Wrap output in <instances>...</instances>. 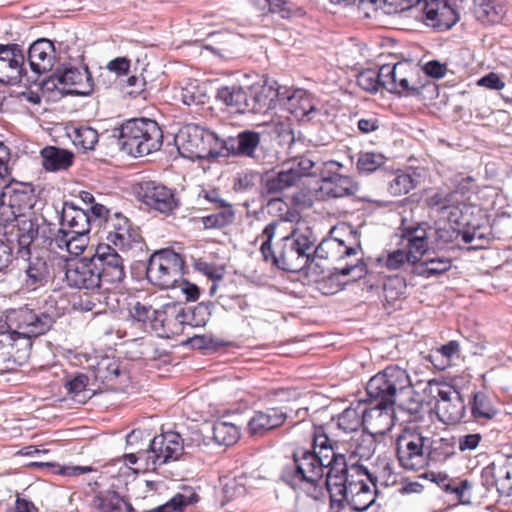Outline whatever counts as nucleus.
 Listing matches in <instances>:
<instances>
[{"instance_id": "de8ad7c7", "label": "nucleus", "mask_w": 512, "mask_h": 512, "mask_svg": "<svg viewBox=\"0 0 512 512\" xmlns=\"http://www.w3.org/2000/svg\"><path fill=\"white\" fill-rule=\"evenodd\" d=\"M470 405L472 417L477 422L490 420L498 413L490 398L482 391L474 393Z\"/></svg>"}, {"instance_id": "69168bd1", "label": "nucleus", "mask_w": 512, "mask_h": 512, "mask_svg": "<svg viewBox=\"0 0 512 512\" xmlns=\"http://www.w3.org/2000/svg\"><path fill=\"white\" fill-rule=\"evenodd\" d=\"M193 268L197 272L207 276L213 282L222 280L225 274L224 268L219 267L214 263L207 262L202 258L193 260Z\"/></svg>"}, {"instance_id": "20e7f679", "label": "nucleus", "mask_w": 512, "mask_h": 512, "mask_svg": "<svg viewBox=\"0 0 512 512\" xmlns=\"http://www.w3.org/2000/svg\"><path fill=\"white\" fill-rule=\"evenodd\" d=\"M337 443L331 440L323 426L314 429V449H318V456L324 464V475H326V488L330 496V508L334 512H341L342 502L337 500L340 496L342 484L347 480L346 473L349 465L343 454L337 453Z\"/></svg>"}, {"instance_id": "4d7b16f0", "label": "nucleus", "mask_w": 512, "mask_h": 512, "mask_svg": "<svg viewBox=\"0 0 512 512\" xmlns=\"http://www.w3.org/2000/svg\"><path fill=\"white\" fill-rule=\"evenodd\" d=\"M150 434L141 429H133L126 436V448L136 453H149Z\"/></svg>"}, {"instance_id": "f8f14e48", "label": "nucleus", "mask_w": 512, "mask_h": 512, "mask_svg": "<svg viewBox=\"0 0 512 512\" xmlns=\"http://www.w3.org/2000/svg\"><path fill=\"white\" fill-rule=\"evenodd\" d=\"M169 306L170 303H167L160 308H154L147 298L142 301L133 299L128 303V313L134 322L140 323L146 329L149 328L160 337H167L169 333L176 332V329L171 327L170 314L167 312Z\"/></svg>"}, {"instance_id": "680f3d73", "label": "nucleus", "mask_w": 512, "mask_h": 512, "mask_svg": "<svg viewBox=\"0 0 512 512\" xmlns=\"http://www.w3.org/2000/svg\"><path fill=\"white\" fill-rule=\"evenodd\" d=\"M357 85L364 91L369 93H376L381 87V79L379 70L365 69L362 70L356 77Z\"/></svg>"}, {"instance_id": "864d4df0", "label": "nucleus", "mask_w": 512, "mask_h": 512, "mask_svg": "<svg viewBox=\"0 0 512 512\" xmlns=\"http://www.w3.org/2000/svg\"><path fill=\"white\" fill-rule=\"evenodd\" d=\"M386 157L377 152H360L356 162V168L360 174H371L383 166Z\"/></svg>"}, {"instance_id": "bb28decb", "label": "nucleus", "mask_w": 512, "mask_h": 512, "mask_svg": "<svg viewBox=\"0 0 512 512\" xmlns=\"http://www.w3.org/2000/svg\"><path fill=\"white\" fill-rule=\"evenodd\" d=\"M55 47L52 41L41 38L34 41L29 49L27 60L29 67L34 74V79L52 70L55 63Z\"/></svg>"}, {"instance_id": "f3484780", "label": "nucleus", "mask_w": 512, "mask_h": 512, "mask_svg": "<svg viewBox=\"0 0 512 512\" xmlns=\"http://www.w3.org/2000/svg\"><path fill=\"white\" fill-rule=\"evenodd\" d=\"M98 266L99 276L103 278V286L108 284L118 287L126 278L123 258L110 244L100 243L91 255Z\"/></svg>"}, {"instance_id": "72a5a7b5", "label": "nucleus", "mask_w": 512, "mask_h": 512, "mask_svg": "<svg viewBox=\"0 0 512 512\" xmlns=\"http://www.w3.org/2000/svg\"><path fill=\"white\" fill-rule=\"evenodd\" d=\"M353 485L345 496L337 497V500L342 502L341 511L346 503L351 510L363 512L375 502L377 487H374V490H372L369 484H362L359 487H356V484Z\"/></svg>"}, {"instance_id": "774afa93", "label": "nucleus", "mask_w": 512, "mask_h": 512, "mask_svg": "<svg viewBox=\"0 0 512 512\" xmlns=\"http://www.w3.org/2000/svg\"><path fill=\"white\" fill-rule=\"evenodd\" d=\"M472 483L468 479H457L449 493L459 504L469 505L471 503Z\"/></svg>"}, {"instance_id": "3c124183", "label": "nucleus", "mask_w": 512, "mask_h": 512, "mask_svg": "<svg viewBox=\"0 0 512 512\" xmlns=\"http://www.w3.org/2000/svg\"><path fill=\"white\" fill-rule=\"evenodd\" d=\"M416 183L411 174L399 170L393 174L392 179L389 181L388 191L392 196H401L414 189Z\"/></svg>"}, {"instance_id": "a211bd4d", "label": "nucleus", "mask_w": 512, "mask_h": 512, "mask_svg": "<svg viewBox=\"0 0 512 512\" xmlns=\"http://www.w3.org/2000/svg\"><path fill=\"white\" fill-rule=\"evenodd\" d=\"M189 444L175 431H168L157 435L149 441L152 464L157 467L172 461H177Z\"/></svg>"}, {"instance_id": "aec40b11", "label": "nucleus", "mask_w": 512, "mask_h": 512, "mask_svg": "<svg viewBox=\"0 0 512 512\" xmlns=\"http://www.w3.org/2000/svg\"><path fill=\"white\" fill-rule=\"evenodd\" d=\"M423 23L437 31H447L460 20L459 9L451 0H424Z\"/></svg>"}, {"instance_id": "b1692460", "label": "nucleus", "mask_w": 512, "mask_h": 512, "mask_svg": "<svg viewBox=\"0 0 512 512\" xmlns=\"http://www.w3.org/2000/svg\"><path fill=\"white\" fill-rule=\"evenodd\" d=\"M57 68L63 90L69 87L67 93L88 96L93 92V79L87 67L78 68L71 64H62Z\"/></svg>"}, {"instance_id": "7ed1b4c3", "label": "nucleus", "mask_w": 512, "mask_h": 512, "mask_svg": "<svg viewBox=\"0 0 512 512\" xmlns=\"http://www.w3.org/2000/svg\"><path fill=\"white\" fill-rule=\"evenodd\" d=\"M110 137L120 151L135 158L158 151L163 144L161 128L148 118L129 119L113 128Z\"/></svg>"}, {"instance_id": "0eeeda50", "label": "nucleus", "mask_w": 512, "mask_h": 512, "mask_svg": "<svg viewBox=\"0 0 512 512\" xmlns=\"http://www.w3.org/2000/svg\"><path fill=\"white\" fill-rule=\"evenodd\" d=\"M176 139L193 158L209 160L231 155L226 139L221 140L215 133L194 124L182 128Z\"/></svg>"}, {"instance_id": "e433bc0d", "label": "nucleus", "mask_w": 512, "mask_h": 512, "mask_svg": "<svg viewBox=\"0 0 512 512\" xmlns=\"http://www.w3.org/2000/svg\"><path fill=\"white\" fill-rule=\"evenodd\" d=\"M260 144V134L252 130H244L236 137L226 138V146L231 155L253 157Z\"/></svg>"}, {"instance_id": "f704fd0d", "label": "nucleus", "mask_w": 512, "mask_h": 512, "mask_svg": "<svg viewBox=\"0 0 512 512\" xmlns=\"http://www.w3.org/2000/svg\"><path fill=\"white\" fill-rule=\"evenodd\" d=\"M324 162L319 160L314 153L308 152L292 158L284 165L291 170L298 182L302 177L320 176Z\"/></svg>"}, {"instance_id": "5701e85b", "label": "nucleus", "mask_w": 512, "mask_h": 512, "mask_svg": "<svg viewBox=\"0 0 512 512\" xmlns=\"http://www.w3.org/2000/svg\"><path fill=\"white\" fill-rule=\"evenodd\" d=\"M0 196L3 201H7L9 206L21 214L32 209L37 202V195L32 183L19 182L15 179H11L3 185Z\"/></svg>"}, {"instance_id": "ea45409f", "label": "nucleus", "mask_w": 512, "mask_h": 512, "mask_svg": "<svg viewBox=\"0 0 512 512\" xmlns=\"http://www.w3.org/2000/svg\"><path fill=\"white\" fill-rule=\"evenodd\" d=\"M199 495L193 487L183 486L169 501L146 512H184L191 505L198 503Z\"/></svg>"}, {"instance_id": "5fc2aeb1", "label": "nucleus", "mask_w": 512, "mask_h": 512, "mask_svg": "<svg viewBox=\"0 0 512 512\" xmlns=\"http://www.w3.org/2000/svg\"><path fill=\"white\" fill-rule=\"evenodd\" d=\"M268 12L278 14L282 19L299 18L305 15V10L295 3L287 0H269Z\"/></svg>"}, {"instance_id": "4c0bfd02", "label": "nucleus", "mask_w": 512, "mask_h": 512, "mask_svg": "<svg viewBox=\"0 0 512 512\" xmlns=\"http://www.w3.org/2000/svg\"><path fill=\"white\" fill-rule=\"evenodd\" d=\"M428 239L431 250H443L450 243H453L460 235V230L454 228L448 222H436L433 226L426 223Z\"/></svg>"}, {"instance_id": "58836bf2", "label": "nucleus", "mask_w": 512, "mask_h": 512, "mask_svg": "<svg viewBox=\"0 0 512 512\" xmlns=\"http://www.w3.org/2000/svg\"><path fill=\"white\" fill-rule=\"evenodd\" d=\"M42 165L46 171L56 172L67 170L73 164L74 154L71 151L48 146L41 150Z\"/></svg>"}, {"instance_id": "c03bdc74", "label": "nucleus", "mask_w": 512, "mask_h": 512, "mask_svg": "<svg viewBox=\"0 0 512 512\" xmlns=\"http://www.w3.org/2000/svg\"><path fill=\"white\" fill-rule=\"evenodd\" d=\"M297 184L294 174L284 164L282 168L264 180V190L268 195H276Z\"/></svg>"}, {"instance_id": "0e129e2a", "label": "nucleus", "mask_w": 512, "mask_h": 512, "mask_svg": "<svg viewBox=\"0 0 512 512\" xmlns=\"http://www.w3.org/2000/svg\"><path fill=\"white\" fill-rule=\"evenodd\" d=\"M206 99V93L196 82L188 83L181 89V100L187 106L204 104Z\"/></svg>"}, {"instance_id": "2eb2a0df", "label": "nucleus", "mask_w": 512, "mask_h": 512, "mask_svg": "<svg viewBox=\"0 0 512 512\" xmlns=\"http://www.w3.org/2000/svg\"><path fill=\"white\" fill-rule=\"evenodd\" d=\"M24 80L36 82L27 74L22 46L17 43L0 44V82L13 86Z\"/></svg>"}, {"instance_id": "13d9d810", "label": "nucleus", "mask_w": 512, "mask_h": 512, "mask_svg": "<svg viewBox=\"0 0 512 512\" xmlns=\"http://www.w3.org/2000/svg\"><path fill=\"white\" fill-rule=\"evenodd\" d=\"M120 375V364L115 359H102L95 369V377L103 383L114 382Z\"/></svg>"}, {"instance_id": "37998d69", "label": "nucleus", "mask_w": 512, "mask_h": 512, "mask_svg": "<svg viewBox=\"0 0 512 512\" xmlns=\"http://www.w3.org/2000/svg\"><path fill=\"white\" fill-rule=\"evenodd\" d=\"M345 478H347V480L342 484V493L340 496H345V494L350 491V487L354 486L353 484H356V487H359L362 484L370 483L373 487H376L377 477L370 473L364 465L359 463H352L349 465Z\"/></svg>"}, {"instance_id": "79ce46f5", "label": "nucleus", "mask_w": 512, "mask_h": 512, "mask_svg": "<svg viewBox=\"0 0 512 512\" xmlns=\"http://www.w3.org/2000/svg\"><path fill=\"white\" fill-rule=\"evenodd\" d=\"M338 428L345 433L358 432L364 428L363 402L352 403L337 418Z\"/></svg>"}, {"instance_id": "a878e982", "label": "nucleus", "mask_w": 512, "mask_h": 512, "mask_svg": "<svg viewBox=\"0 0 512 512\" xmlns=\"http://www.w3.org/2000/svg\"><path fill=\"white\" fill-rule=\"evenodd\" d=\"M287 418L288 412L285 407H267L264 410H256L248 421V433L251 436H264L282 426Z\"/></svg>"}, {"instance_id": "9b49d317", "label": "nucleus", "mask_w": 512, "mask_h": 512, "mask_svg": "<svg viewBox=\"0 0 512 512\" xmlns=\"http://www.w3.org/2000/svg\"><path fill=\"white\" fill-rule=\"evenodd\" d=\"M9 328L21 338H36L47 333L55 321L54 316L41 309L25 305L14 309L7 315Z\"/></svg>"}, {"instance_id": "473e14b6", "label": "nucleus", "mask_w": 512, "mask_h": 512, "mask_svg": "<svg viewBox=\"0 0 512 512\" xmlns=\"http://www.w3.org/2000/svg\"><path fill=\"white\" fill-rule=\"evenodd\" d=\"M110 287H101V289L86 290L83 296L79 297L77 305L80 310L85 312H92L95 315L105 313L106 310L115 309L114 298L115 295L108 293Z\"/></svg>"}, {"instance_id": "bf43d9fd", "label": "nucleus", "mask_w": 512, "mask_h": 512, "mask_svg": "<svg viewBox=\"0 0 512 512\" xmlns=\"http://www.w3.org/2000/svg\"><path fill=\"white\" fill-rule=\"evenodd\" d=\"M403 68L404 67L401 63H396L394 65L385 64L380 67L379 75L381 79V85L389 93H392L393 90H396V84Z\"/></svg>"}, {"instance_id": "412c9836", "label": "nucleus", "mask_w": 512, "mask_h": 512, "mask_svg": "<svg viewBox=\"0 0 512 512\" xmlns=\"http://www.w3.org/2000/svg\"><path fill=\"white\" fill-rule=\"evenodd\" d=\"M241 114H266L277 106L278 90L266 83L244 87Z\"/></svg>"}, {"instance_id": "603ef678", "label": "nucleus", "mask_w": 512, "mask_h": 512, "mask_svg": "<svg viewBox=\"0 0 512 512\" xmlns=\"http://www.w3.org/2000/svg\"><path fill=\"white\" fill-rule=\"evenodd\" d=\"M98 140L99 134L97 130L90 126H80L73 131V144L83 151L93 150Z\"/></svg>"}, {"instance_id": "9d476101", "label": "nucleus", "mask_w": 512, "mask_h": 512, "mask_svg": "<svg viewBox=\"0 0 512 512\" xmlns=\"http://www.w3.org/2000/svg\"><path fill=\"white\" fill-rule=\"evenodd\" d=\"M105 231L108 244L122 252H131L136 256L146 248L139 227L121 212H113L112 217L107 220Z\"/></svg>"}, {"instance_id": "6e6d98bb", "label": "nucleus", "mask_w": 512, "mask_h": 512, "mask_svg": "<svg viewBox=\"0 0 512 512\" xmlns=\"http://www.w3.org/2000/svg\"><path fill=\"white\" fill-rule=\"evenodd\" d=\"M84 211L87 213L88 217L90 219L87 220L89 223L90 230L95 228H101L104 227V230L107 229V220H109L113 212L108 209L106 206L100 204V203H94V205H91L89 207L84 208Z\"/></svg>"}, {"instance_id": "cd10ccee", "label": "nucleus", "mask_w": 512, "mask_h": 512, "mask_svg": "<svg viewBox=\"0 0 512 512\" xmlns=\"http://www.w3.org/2000/svg\"><path fill=\"white\" fill-rule=\"evenodd\" d=\"M368 272L367 265L363 259L357 260L353 265H346L343 268H335L333 272L322 282L325 294H335L344 289L349 282H355Z\"/></svg>"}, {"instance_id": "c9c22d12", "label": "nucleus", "mask_w": 512, "mask_h": 512, "mask_svg": "<svg viewBox=\"0 0 512 512\" xmlns=\"http://www.w3.org/2000/svg\"><path fill=\"white\" fill-rule=\"evenodd\" d=\"M28 262L25 269V284L28 288L35 290L46 285L50 279V270L47 261L43 257H21Z\"/></svg>"}, {"instance_id": "a19ab883", "label": "nucleus", "mask_w": 512, "mask_h": 512, "mask_svg": "<svg viewBox=\"0 0 512 512\" xmlns=\"http://www.w3.org/2000/svg\"><path fill=\"white\" fill-rule=\"evenodd\" d=\"M452 266L451 258L445 256H430V252L425 255V259L418 261L414 265V272L421 277L431 278L442 275L450 270Z\"/></svg>"}, {"instance_id": "393cba45", "label": "nucleus", "mask_w": 512, "mask_h": 512, "mask_svg": "<svg viewBox=\"0 0 512 512\" xmlns=\"http://www.w3.org/2000/svg\"><path fill=\"white\" fill-rule=\"evenodd\" d=\"M400 237L408 249V262L413 265L431 250L426 223L401 227Z\"/></svg>"}, {"instance_id": "6e6552de", "label": "nucleus", "mask_w": 512, "mask_h": 512, "mask_svg": "<svg viewBox=\"0 0 512 512\" xmlns=\"http://www.w3.org/2000/svg\"><path fill=\"white\" fill-rule=\"evenodd\" d=\"M185 262L179 253L172 249L153 252L146 267V278L161 289L175 287L183 279Z\"/></svg>"}, {"instance_id": "338daca9", "label": "nucleus", "mask_w": 512, "mask_h": 512, "mask_svg": "<svg viewBox=\"0 0 512 512\" xmlns=\"http://www.w3.org/2000/svg\"><path fill=\"white\" fill-rule=\"evenodd\" d=\"M499 495L512 496V460H506L499 466Z\"/></svg>"}, {"instance_id": "6ab92c4d", "label": "nucleus", "mask_w": 512, "mask_h": 512, "mask_svg": "<svg viewBox=\"0 0 512 512\" xmlns=\"http://www.w3.org/2000/svg\"><path fill=\"white\" fill-rule=\"evenodd\" d=\"M65 280L71 288L97 290L103 287V278L99 276L98 266L92 256L67 263Z\"/></svg>"}, {"instance_id": "ddd939ff", "label": "nucleus", "mask_w": 512, "mask_h": 512, "mask_svg": "<svg viewBox=\"0 0 512 512\" xmlns=\"http://www.w3.org/2000/svg\"><path fill=\"white\" fill-rule=\"evenodd\" d=\"M198 201L210 204L203 209L212 213L202 216L200 222L205 230H222L236 221V211L232 203L224 199L218 189H201Z\"/></svg>"}, {"instance_id": "1a4fd4ad", "label": "nucleus", "mask_w": 512, "mask_h": 512, "mask_svg": "<svg viewBox=\"0 0 512 512\" xmlns=\"http://www.w3.org/2000/svg\"><path fill=\"white\" fill-rule=\"evenodd\" d=\"M59 214V225L64 229L66 240L69 241L68 248L72 250V256H79L88 246L90 232V219L84 208H80L71 201L62 204Z\"/></svg>"}, {"instance_id": "4be33fe9", "label": "nucleus", "mask_w": 512, "mask_h": 512, "mask_svg": "<svg viewBox=\"0 0 512 512\" xmlns=\"http://www.w3.org/2000/svg\"><path fill=\"white\" fill-rule=\"evenodd\" d=\"M213 306L210 301L188 307H183L178 303H170L167 312L170 314L171 327L174 328L176 323L191 327H204L211 317Z\"/></svg>"}, {"instance_id": "4468645a", "label": "nucleus", "mask_w": 512, "mask_h": 512, "mask_svg": "<svg viewBox=\"0 0 512 512\" xmlns=\"http://www.w3.org/2000/svg\"><path fill=\"white\" fill-rule=\"evenodd\" d=\"M137 198L149 207L166 216L174 214L181 206L175 189L153 180L141 181L136 188Z\"/></svg>"}, {"instance_id": "e2e57ef3", "label": "nucleus", "mask_w": 512, "mask_h": 512, "mask_svg": "<svg viewBox=\"0 0 512 512\" xmlns=\"http://www.w3.org/2000/svg\"><path fill=\"white\" fill-rule=\"evenodd\" d=\"M103 512H123L124 498L116 491H105L97 496Z\"/></svg>"}, {"instance_id": "423d86ee", "label": "nucleus", "mask_w": 512, "mask_h": 512, "mask_svg": "<svg viewBox=\"0 0 512 512\" xmlns=\"http://www.w3.org/2000/svg\"><path fill=\"white\" fill-rule=\"evenodd\" d=\"M396 456L405 470L418 471L435 462V441L418 427H405L396 438Z\"/></svg>"}, {"instance_id": "09e8293b", "label": "nucleus", "mask_w": 512, "mask_h": 512, "mask_svg": "<svg viewBox=\"0 0 512 512\" xmlns=\"http://www.w3.org/2000/svg\"><path fill=\"white\" fill-rule=\"evenodd\" d=\"M424 391L437 400L436 404L451 402L454 398L461 396L453 385L439 379L429 380Z\"/></svg>"}, {"instance_id": "a18cd8bd", "label": "nucleus", "mask_w": 512, "mask_h": 512, "mask_svg": "<svg viewBox=\"0 0 512 512\" xmlns=\"http://www.w3.org/2000/svg\"><path fill=\"white\" fill-rule=\"evenodd\" d=\"M244 92V86L241 85H222L217 88L215 98L235 113L241 114Z\"/></svg>"}, {"instance_id": "8fccbe9b", "label": "nucleus", "mask_w": 512, "mask_h": 512, "mask_svg": "<svg viewBox=\"0 0 512 512\" xmlns=\"http://www.w3.org/2000/svg\"><path fill=\"white\" fill-rule=\"evenodd\" d=\"M213 439L218 445L232 446L239 437V428L226 421H217L212 427Z\"/></svg>"}, {"instance_id": "2f4dec72", "label": "nucleus", "mask_w": 512, "mask_h": 512, "mask_svg": "<svg viewBox=\"0 0 512 512\" xmlns=\"http://www.w3.org/2000/svg\"><path fill=\"white\" fill-rule=\"evenodd\" d=\"M473 12L483 26L498 25L507 12L505 0H473Z\"/></svg>"}, {"instance_id": "052dcab7", "label": "nucleus", "mask_w": 512, "mask_h": 512, "mask_svg": "<svg viewBox=\"0 0 512 512\" xmlns=\"http://www.w3.org/2000/svg\"><path fill=\"white\" fill-rule=\"evenodd\" d=\"M31 466L48 468L53 474L62 476H78L92 471L89 466H61L50 462H33Z\"/></svg>"}, {"instance_id": "39448f33", "label": "nucleus", "mask_w": 512, "mask_h": 512, "mask_svg": "<svg viewBox=\"0 0 512 512\" xmlns=\"http://www.w3.org/2000/svg\"><path fill=\"white\" fill-rule=\"evenodd\" d=\"M323 476L324 464L313 442L312 450L297 448L293 452V460L282 468L280 479L295 491L308 492L315 490Z\"/></svg>"}, {"instance_id": "f257e3e1", "label": "nucleus", "mask_w": 512, "mask_h": 512, "mask_svg": "<svg viewBox=\"0 0 512 512\" xmlns=\"http://www.w3.org/2000/svg\"><path fill=\"white\" fill-rule=\"evenodd\" d=\"M367 399L363 402L364 431L355 441L354 453L369 458L375 450L374 435H385L395 425L396 408L410 415L423 409L420 394L415 390L408 371L390 364L372 376L366 385Z\"/></svg>"}, {"instance_id": "f03ea898", "label": "nucleus", "mask_w": 512, "mask_h": 512, "mask_svg": "<svg viewBox=\"0 0 512 512\" xmlns=\"http://www.w3.org/2000/svg\"><path fill=\"white\" fill-rule=\"evenodd\" d=\"M278 226L279 221H272L262 231V237L265 238L260 246L263 260L285 272H300L311 262V250L316 238L310 228L303 231L293 229L290 234L272 245Z\"/></svg>"}, {"instance_id": "7c9ffc66", "label": "nucleus", "mask_w": 512, "mask_h": 512, "mask_svg": "<svg viewBox=\"0 0 512 512\" xmlns=\"http://www.w3.org/2000/svg\"><path fill=\"white\" fill-rule=\"evenodd\" d=\"M286 109L298 121L309 122L318 114L313 96L305 90H296L286 100Z\"/></svg>"}, {"instance_id": "49530a36", "label": "nucleus", "mask_w": 512, "mask_h": 512, "mask_svg": "<svg viewBox=\"0 0 512 512\" xmlns=\"http://www.w3.org/2000/svg\"><path fill=\"white\" fill-rule=\"evenodd\" d=\"M436 409L442 416V420L448 424L466 422V405L462 395L454 398L451 402L436 404Z\"/></svg>"}, {"instance_id": "c756f323", "label": "nucleus", "mask_w": 512, "mask_h": 512, "mask_svg": "<svg viewBox=\"0 0 512 512\" xmlns=\"http://www.w3.org/2000/svg\"><path fill=\"white\" fill-rule=\"evenodd\" d=\"M39 216L35 214H23L14 227L17 228V255L18 257H29L31 245L37 242L39 228Z\"/></svg>"}, {"instance_id": "c85d7f7f", "label": "nucleus", "mask_w": 512, "mask_h": 512, "mask_svg": "<svg viewBox=\"0 0 512 512\" xmlns=\"http://www.w3.org/2000/svg\"><path fill=\"white\" fill-rule=\"evenodd\" d=\"M39 228H37V243L43 248L54 252H67L72 256L71 248H68L69 241L66 240L64 229L56 224L47 221L43 216L39 217Z\"/></svg>"}, {"instance_id": "dca6fc26", "label": "nucleus", "mask_w": 512, "mask_h": 512, "mask_svg": "<svg viewBox=\"0 0 512 512\" xmlns=\"http://www.w3.org/2000/svg\"><path fill=\"white\" fill-rule=\"evenodd\" d=\"M343 165L335 160H328L322 164L320 171L321 191L330 198H343L356 195L359 184L352 177L343 175L340 171Z\"/></svg>"}]
</instances>
